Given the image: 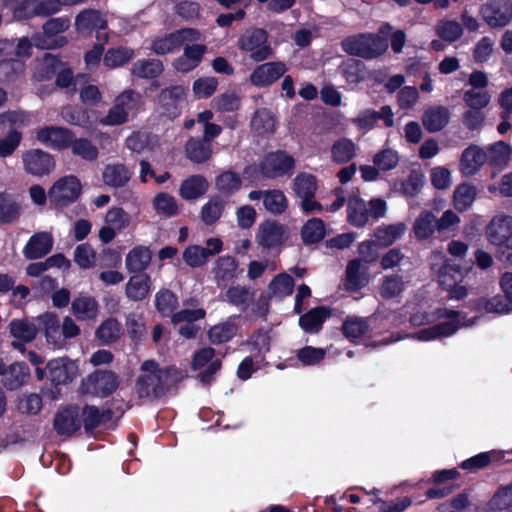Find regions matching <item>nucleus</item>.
Returning a JSON list of instances; mask_svg holds the SVG:
<instances>
[{
	"instance_id": "f257e3e1",
	"label": "nucleus",
	"mask_w": 512,
	"mask_h": 512,
	"mask_svg": "<svg viewBox=\"0 0 512 512\" xmlns=\"http://www.w3.org/2000/svg\"><path fill=\"white\" fill-rule=\"evenodd\" d=\"M140 369L143 374L136 379L135 392L140 399L149 401L161 399L171 389H177L187 377V374L175 365L161 368L154 359L145 360Z\"/></svg>"
},
{
	"instance_id": "f03ea898",
	"label": "nucleus",
	"mask_w": 512,
	"mask_h": 512,
	"mask_svg": "<svg viewBox=\"0 0 512 512\" xmlns=\"http://www.w3.org/2000/svg\"><path fill=\"white\" fill-rule=\"evenodd\" d=\"M38 331H43L46 342L54 349L66 347L67 340L80 335V328L70 316H65L62 323L54 312H45L36 318Z\"/></svg>"
},
{
	"instance_id": "7ed1b4c3",
	"label": "nucleus",
	"mask_w": 512,
	"mask_h": 512,
	"mask_svg": "<svg viewBox=\"0 0 512 512\" xmlns=\"http://www.w3.org/2000/svg\"><path fill=\"white\" fill-rule=\"evenodd\" d=\"M341 48L348 55L366 60L383 55L388 49L387 39L375 33H358L341 41Z\"/></svg>"
},
{
	"instance_id": "20e7f679",
	"label": "nucleus",
	"mask_w": 512,
	"mask_h": 512,
	"mask_svg": "<svg viewBox=\"0 0 512 512\" xmlns=\"http://www.w3.org/2000/svg\"><path fill=\"white\" fill-rule=\"evenodd\" d=\"M237 48L256 63L266 61L274 54L269 42V33L263 28H250L242 33L237 40Z\"/></svg>"
},
{
	"instance_id": "39448f33",
	"label": "nucleus",
	"mask_w": 512,
	"mask_h": 512,
	"mask_svg": "<svg viewBox=\"0 0 512 512\" xmlns=\"http://www.w3.org/2000/svg\"><path fill=\"white\" fill-rule=\"evenodd\" d=\"M295 159L284 150H276L267 153L258 166L247 167L245 174L250 170L259 171L265 179H277L283 176H291L295 169Z\"/></svg>"
},
{
	"instance_id": "423d86ee",
	"label": "nucleus",
	"mask_w": 512,
	"mask_h": 512,
	"mask_svg": "<svg viewBox=\"0 0 512 512\" xmlns=\"http://www.w3.org/2000/svg\"><path fill=\"white\" fill-rule=\"evenodd\" d=\"M82 184L75 175L60 177L49 189L48 199L55 208L63 209L74 203L81 195Z\"/></svg>"
},
{
	"instance_id": "0eeeda50",
	"label": "nucleus",
	"mask_w": 512,
	"mask_h": 512,
	"mask_svg": "<svg viewBox=\"0 0 512 512\" xmlns=\"http://www.w3.org/2000/svg\"><path fill=\"white\" fill-rule=\"evenodd\" d=\"M465 276L464 269L453 262L445 260L438 272V282L443 290L448 292V298L461 300L468 294V289L460 285Z\"/></svg>"
},
{
	"instance_id": "6e6552de",
	"label": "nucleus",
	"mask_w": 512,
	"mask_h": 512,
	"mask_svg": "<svg viewBox=\"0 0 512 512\" xmlns=\"http://www.w3.org/2000/svg\"><path fill=\"white\" fill-rule=\"evenodd\" d=\"M469 83L472 88L463 95L468 110L464 112L462 122L469 130H476L480 127V70L471 73Z\"/></svg>"
},
{
	"instance_id": "1a4fd4ad",
	"label": "nucleus",
	"mask_w": 512,
	"mask_h": 512,
	"mask_svg": "<svg viewBox=\"0 0 512 512\" xmlns=\"http://www.w3.org/2000/svg\"><path fill=\"white\" fill-rule=\"evenodd\" d=\"M288 238L285 225L277 220L266 219L258 226L255 241L265 250L280 249Z\"/></svg>"
},
{
	"instance_id": "9d476101",
	"label": "nucleus",
	"mask_w": 512,
	"mask_h": 512,
	"mask_svg": "<svg viewBox=\"0 0 512 512\" xmlns=\"http://www.w3.org/2000/svg\"><path fill=\"white\" fill-rule=\"evenodd\" d=\"M186 93L187 88L183 85H171L162 89L158 95V103L160 105L162 115L171 120L179 117Z\"/></svg>"
},
{
	"instance_id": "9b49d317",
	"label": "nucleus",
	"mask_w": 512,
	"mask_h": 512,
	"mask_svg": "<svg viewBox=\"0 0 512 512\" xmlns=\"http://www.w3.org/2000/svg\"><path fill=\"white\" fill-rule=\"evenodd\" d=\"M118 386L119 377L111 370L98 369L87 377V391L97 397L110 396Z\"/></svg>"
},
{
	"instance_id": "f8f14e48",
	"label": "nucleus",
	"mask_w": 512,
	"mask_h": 512,
	"mask_svg": "<svg viewBox=\"0 0 512 512\" xmlns=\"http://www.w3.org/2000/svg\"><path fill=\"white\" fill-rule=\"evenodd\" d=\"M24 169L33 176L48 175L55 168L53 155L41 149H30L23 153Z\"/></svg>"
},
{
	"instance_id": "ddd939ff",
	"label": "nucleus",
	"mask_w": 512,
	"mask_h": 512,
	"mask_svg": "<svg viewBox=\"0 0 512 512\" xmlns=\"http://www.w3.org/2000/svg\"><path fill=\"white\" fill-rule=\"evenodd\" d=\"M46 368L48 378L54 386L71 383L78 374V364L67 357L50 360Z\"/></svg>"
},
{
	"instance_id": "4468645a",
	"label": "nucleus",
	"mask_w": 512,
	"mask_h": 512,
	"mask_svg": "<svg viewBox=\"0 0 512 512\" xmlns=\"http://www.w3.org/2000/svg\"><path fill=\"white\" fill-rule=\"evenodd\" d=\"M286 71L287 66L282 61L266 62L254 68L249 80L256 87H268L284 76Z\"/></svg>"
},
{
	"instance_id": "2eb2a0df",
	"label": "nucleus",
	"mask_w": 512,
	"mask_h": 512,
	"mask_svg": "<svg viewBox=\"0 0 512 512\" xmlns=\"http://www.w3.org/2000/svg\"><path fill=\"white\" fill-rule=\"evenodd\" d=\"M512 153V147L504 141H498L489 146L486 150L482 149V166L486 163L487 168L490 169L492 177L495 176L497 171L505 169L509 163Z\"/></svg>"
},
{
	"instance_id": "dca6fc26",
	"label": "nucleus",
	"mask_w": 512,
	"mask_h": 512,
	"mask_svg": "<svg viewBox=\"0 0 512 512\" xmlns=\"http://www.w3.org/2000/svg\"><path fill=\"white\" fill-rule=\"evenodd\" d=\"M75 134L72 130L60 126H45L37 131L36 139L57 150L70 148Z\"/></svg>"
},
{
	"instance_id": "f3484780",
	"label": "nucleus",
	"mask_w": 512,
	"mask_h": 512,
	"mask_svg": "<svg viewBox=\"0 0 512 512\" xmlns=\"http://www.w3.org/2000/svg\"><path fill=\"white\" fill-rule=\"evenodd\" d=\"M53 428L59 436L74 435L81 428L78 406L67 405L59 408L54 416Z\"/></svg>"
},
{
	"instance_id": "a211bd4d",
	"label": "nucleus",
	"mask_w": 512,
	"mask_h": 512,
	"mask_svg": "<svg viewBox=\"0 0 512 512\" xmlns=\"http://www.w3.org/2000/svg\"><path fill=\"white\" fill-rule=\"evenodd\" d=\"M482 17L492 27H504L512 19V2L490 0L482 7Z\"/></svg>"
},
{
	"instance_id": "6ab92c4d",
	"label": "nucleus",
	"mask_w": 512,
	"mask_h": 512,
	"mask_svg": "<svg viewBox=\"0 0 512 512\" xmlns=\"http://www.w3.org/2000/svg\"><path fill=\"white\" fill-rule=\"evenodd\" d=\"M332 315V310L328 306H317L304 314H301L298 320L300 328L307 334H318L327 318Z\"/></svg>"
},
{
	"instance_id": "aec40b11",
	"label": "nucleus",
	"mask_w": 512,
	"mask_h": 512,
	"mask_svg": "<svg viewBox=\"0 0 512 512\" xmlns=\"http://www.w3.org/2000/svg\"><path fill=\"white\" fill-rule=\"evenodd\" d=\"M486 235L492 244L509 242L512 238V216H494L486 228Z\"/></svg>"
},
{
	"instance_id": "412c9836",
	"label": "nucleus",
	"mask_w": 512,
	"mask_h": 512,
	"mask_svg": "<svg viewBox=\"0 0 512 512\" xmlns=\"http://www.w3.org/2000/svg\"><path fill=\"white\" fill-rule=\"evenodd\" d=\"M53 237L49 232H38L27 241L23 254L26 259L36 260L49 254L53 248Z\"/></svg>"
},
{
	"instance_id": "4be33fe9",
	"label": "nucleus",
	"mask_w": 512,
	"mask_h": 512,
	"mask_svg": "<svg viewBox=\"0 0 512 512\" xmlns=\"http://www.w3.org/2000/svg\"><path fill=\"white\" fill-rule=\"evenodd\" d=\"M209 189V182L205 176L194 174L185 178L179 188V196L186 201H193L203 197Z\"/></svg>"
},
{
	"instance_id": "5701e85b",
	"label": "nucleus",
	"mask_w": 512,
	"mask_h": 512,
	"mask_svg": "<svg viewBox=\"0 0 512 512\" xmlns=\"http://www.w3.org/2000/svg\"><path fill=\"white\" fill-rule=\"evenodd\" d=\"M71 312L79 321L95 320L99 313V303L92 296L80 294L72 300Z\"/></svg>"
},
{
	"instance_id": "b1692460",
	"label": "nucleus",
	"mask_w": 512,
	"mask_h": 512,
	"mask_svg": "<svg viewBox=\"0 0 512 512\" xmlns=\"http://www.w3.org/2000/svg\"><path fill=\"white\" fill-rule=\"evenodd\" d=\"M29 377V366L25 362H14L6 367L1 381L7 390L14 391L26 384Z\"/></svg>"
},
{
	"instance_id": "393cba45",
	"label": "nucleus",
	"mask_w": 512,
	"mask_h": 512,
	"mask_svg": "<svg viewBox=\"0 0 512 512\" xmlns=\"http://www.w3.org/2000/svg\"><path fill=\"white\" fill-rule=\"evenodd\" d=\"M450 120L449 109L442 105L430 106L422 116V123L430 133L441 131Z\"/></svg>"
},
{
	"instance_id": "a878e982",
	"label": "nucleus",
	"mask_w": 512,
	"mask_h": 512,
	"mask_svg": "<svg viewBox=\"0 0 512 512\" xmlns=\"http://www.w3.org/2000/svg\"><path fill=\"white\" fill-rule=\"evenodd\" d=\"M152 260L149 247L138 245L133 247L125 259V267L129 273H145Z\"/></svg>"
},
{
	"instance_id": "bb28decb",
	"label": "nucleus",
	"mask_w": 512,
	"mask_h": 512,
	"mask_svg": "<svg viewBox=\"0 0 512 512\" xmlns=\"http://www.w3.org/2000/svg\"><path fill=\"white\" fill-rule=\"evenodd\" d=\"M75 26L79 33H85L94 30H107L108 22L98 10L84 9L76 16Z\"/></svg>"
},
{
	"instance_id": "cd10ccee",
	"label": "nucleus",
	"mask_w": 512,
	"mask_h": 512,
	"mask_svg": "<svg viewBox=\"0 0 512 512\" xmlns=\"http://www.w3.org/2000/svg\"><path fill=\"white\" fill-rule=\"evenodd\" d=\"M345 289L348 292H356L368 283L366 270H363L362 260L355 258L348 262L345 272Z\"/></svg>"
},
{
	"instance_id": "c85d7f7f",
	"label": "nucleus",
	"mask_w": 512,
	"mask_h": 512,
	"mask_svg": "<svg viewBox=\"0 0 512 512\" xmlns=\"http://www.w3.org/2000/svg\"><path fill=\"white\" fill-rule=\"evenodd\" d=\"M185 155L192 163H205L212 156V143L201 137H190L185 144Z\"/></svg>"
},
{
	"instance_id": "c756f323",
	"label": "nucleus",
	"mask_w": 512,
	"mask_h": 512,
	"mask_svg": "<svg viewBox=\"0 0 512 512\" xmlns=\"http://www.w3.org/2000/svg\"><path fill=\"white\" fill-rule=\"evenodd\" d=\"M369 220V210L359 195H351L347 199V221L350 225L362 228Z\"/></svg>"
},
{
	"instance_id": "7c9ffc66",
	"label": "nucleus",
	"mask_w": 512,
	"mask_h": 512,
	"mask_svg": "<svg viewBox=\"0 0 512 512\" xmlns=\"http://www.w3.org/2000/svg\"><path fill=\"white\" fill-rule=\"evenodd\" d=\"M21 215V204L15 194L0 192V225L16 222Z\"/></svg>"
},
{
	"instance_id": "2f4dec72",
	"label": "nucleus",
	"mask_w": 512,
	"mask_h": 512,
	"mask_svg": "<svg viewBox=\"0 0 512 512\" xmlns=\"http://www.w3.org/2000/svg\"><path fill=\"white\" fill-rule=\"evenodd\" d=\"M461 327L457 321H443L432 326L420 329L416 333V338L420 341H431L449 337L456 333Z\"/></svg>"
},
{
	"instance_id": "473e14b6",
	"label": "nucleus",
	"mask_w": 512,
	"mask_h": 512,
	"mask_svg": "<svg viewBox=\"0 0 512 512\" xmlns=\"http://www.w3.org/2000/svg\"><path fill=\"white\" fill-rule=\"evenodd\" d=\"M151 278L147 273H134L126 284V296L132 301H142L150 293Z\"/></svg>"
},
{
	"instance_id": "72a5a7b5",
	"label": "nucleus",
	"mask_w": 512,
	"mask_h": 512,
	"mask_svg": "<svg viewBox=\"0 0 512 512\" xmlns=\"http://www.w3.org/2000/svg\"><path fill=\"white\" fill-rule=\"evenodd\" d=\"M131 171L121 163L108 164L103 170L102 178L107 186L124 187L131 179Z\"/></svg>"
},
{
	"instance_id": "f704fd0d",
	"label": "nucleus",
	"mask_w": 512,
	"mask_h": 512,
	"mask_svg": "<svg viewBox=\"0 0 512 512\" xmlns=\"http://www.w3.org/2000/svg\"><path fill=\"white\" fill-rule=\"evenodd\" d=\"M227 201L221 195H213L205 203L200 212V218L205 225H214L223 215Z\"/></svg>"
},
{
	"instance_id": "c9c22d12",
	"label": "nucleus",
	"mask_w": 512,
	"mask_h": 512,
	"mask_svg": "<svg viewBox=\"0 0 512 512\" xmlns=\"http://www.w3.org/2000/svg\"><path fill=\"white\" fill-rule=\"evenodd\" d=\"M135 56L134 49L128 46L110 47L103 56V65L109 69L123 67Z\"/></svg>"
},
{
	"instance_id": "e433bc0d",
	"label": "nucleus",
	"mask_w": 512,
	"mask_h": 512,
	"mask_svg": "<svg viewBox=\"0 0 512 512\" xmlns=\"http://www.w3.org/2000/svg\"><path fill=\"white\" fill-rule=\"evenodd\" d=\"M123 334L121 323L113 317L104 320L96 329V338L105 345L117 342Z\"/></svg>"
},
{
	"instance_id": "4c0bfd02",
	"label": "nucleus",
	"mask_w": 512,
	"mask_h": 512,
	"mask_svg": "<svg viewBox=\"0 0 512 512\" xmlns=\"http://www.w3.org/2000/svg\"><path fill=\"white\" fill-rule=\"evenodd\" d=\"M163 71L162 61L155 58L138 60L131 68L132 75L142 79H156Z\"/></svg>"
},
{
	"instance_id": "58836bf2",
	"label": "nucleus",
	"mask_w": 512,
	"mask_h": 512,
	"mask_svg": "<svg viewBox=\"0 0 512 512\" xmlns=\"http://www.w3.org/2000/svg\"><path fill=\"white\" fill-rule=\"evenodd\" d=\"M238 330V324H236L232 318H229L224 322L212 326L208 331V338L214 345L223 344L235 337Z\"/></svg>"
},
{
	"instance_id": "ea45409f",
	"label": "nucleus",
	"mask_w": 512,
	"mask_h": 512,
	"mask_svg": "<svg viewBox=\"0 0 512 512\" xmlns=\"http://www.w3.org/2000/svg\"><path fill=\"white\" fill-rule=\"evenodd\" d=\"M405 231L406 225L402 222L382 225L376 228L374 237L380 246L388 247L399 240L404 235Z\"/></svg>"
},
{
	"instance_id": "a19ab883",
	"label": "nucleus",
	"mask_w": 512,
	"mask_h": 512,
	"mask_svg": "<svg viewBox=\"0 0 512 512\" xmlns=\"http://www.w3.org/2000/svg\"><path fill=\"white\" fill-rule=\"evenodd\" d=\"M487 506L492 512H512V483L498 487Z\"/></svg>"
},
{
	"instance_id": "79ce46f5",
	"label": "nucleus",
	"mask_w": 512,
	"mask_h": 512,
	"mask_svg": "<svg viewBox=\"0 0 512 512\" xmlns=\"http://www.w3.org/2000/svg\"><path fill=\"white\" fill-rule=\"evenodd\" d=\"M317 188V178L313 174L300 172L293 180V191L300 199L315 197Z\"/></svg>"
},
{
	"instance_id": "37998d69",
	"label": "nucleus",
	"mask_w": 512,
	"mask_h": 512,
	"mask_svg": "<svg viewBox=\"0 0 512 512\" xmlns=\"http://www.w3.org/2000/svg\"><path fill=\"white\" fill-rule=\"evenodd\" d=\"M70 149L73 156L79 157L86 162H94L99 157L98 147L85 137L77 138L75 136Z\"/></svg>"
},
{
	"instance_id": "c03bdc74",
	"label": "nucleus",
	"mask_w": 512,
	"mask_h": 512,
	"mask_svg": "<svg viewBox=\"0 0 512 512\" xmlns=\"http://www.w3.org/2000/svg\"><path fill=\"white\" fill-rule=\"evenodd\" d=\"M9 332L17 340L31 342L37 336L38 324L27 319H14L9 323Z\"/></svg>"
},
{
	"instance_id": "a18cd8bd",
	"label": "nucleus",
	"mask_w": 512,
	"mask_h": 512,
	"mask_svg": "<svg viewBox=\"0 0 512 512\" xmlns=\"http://www.w3.org/2000/svg\"><path fill=\"white\" fill-rule=\"evenodd\" d=\"M184 42V37L180 31L169 33L163 37L156 38L151 45V50L157 55L172 53L180 48Z\"/></svg>"
},
{
	"instance_id": "49530a36",
	"label": "nucleus",
	"mask_w": 512,
	"mask_h": 512,
	"mask_svg": "<svg viewBox=\"0 0 512 512\" xmlns=\"http://www.w3.org/2000/svg\"><path fill=\"white\" fill-rule=\"evenodd\" d=\"M413 230L418 240L430 238L435 230H437L435 215L431 211L421 212L414 222Z\"/></svg>"
},
{
	"instance_id": "de8ad7c7",
	"label": "nucleus",
	"mask_w": 512,
	"mask_h": 512,
	"mask_svg": "<svg viewBox=\"0 0 512 512\" xmlns=\"http://www.w3.org/2000/svg\"><path fill=\"white\" fill-rule=\"evenodd\" d=\"M125 326L128 337L133 344L138 345L146 338L147 330L141 314L129 313L126 316Z\"/></svg>"
},
{
	"instance_id": "09e8293b",
	"label": "nucleus",
	"mask_w": 512,
	"mask_h": 512,
	"mask_svg": "<svg viewBox=\"0 0 512 512\" xmlns=\"http://www.w3.org/2000/svg\"><path fill=\"white\" fill-rule=\"evenodd\" d=\"M325 237V224L320 218L309 219L301 229V238L305 245L319 243Z\"/></svg>"
},
{
	"instance_id": "8fccbe9b",
	"label": "nucleus",
	"mask_w": 512,
	"mask_h": 512,
	"mask_svg": "<svg viewBox=\"0 0 512 512\" xmlns=\"http://www.w3.org/2000/svg\"><path fill=\"white\" fill-rule=\"evenodd\" d=\"M242 185L240 176L233 171L227 170L220 173L215 178V187L226 197L232 196L236 193Z\"/></svg>"
},
{
	"instance_id": "3c124183",
	"label": "nucleus",
	"mask_w": 512,
	"mask_h": 512,
	"mask_svg": "<svg viewBox=\"0 0 512 512\" xmlns=\"http://www.w3.org/2000/svg\"><path fill=\"white\" fill-rule=\"evenodd\" d=\"M340 69L349 84H359L365 80V64L359 59H347L341 64Z\"/></svg>"
},
{
	"instance_id": "603ef678",
	"label": "nucleus",
	"mask_w": 512,
	"mask_h": 512,
	"mask_svg": "<svg viewBox=\"0 0 512 512\" xmlns=\"http://www.w3.org/2000/svg\"><path fill=\"white\" fill-rule=\"evenodd\" d=\"M155 307L163 317H171L178 307L177 296L169 289H161L155 295Z\"/></svg>"
},
{
	"instance_id": "864d4df0",
	"label": "nucleus",
	"mask_w": 512,
	"mask_h": 512,
	"mask_svg": "<svg viewBox=\"0 0 512 512\" xmlns=\"http://www.w3.org/2000/svg\"><path fill=\"white\" fill-rule=\"evenodd\" d=\"M480 168V146L466 148L460 158V171L464 176L474 175Z\"/></svg>"
},
{
	"instance_id": "5fc2aeb1",
	"label": "nucleus",
	"mask_w": 512,
	"mask_h": 512,
	"mask_svg": "<svg viewBox=\"0 0 512 512\" xmlns=\"http://www.w3.org/2000/svg\"><path fill=\"white\" fill-rule=\"evenodd\" d=\"M65 63L58 56L52 54H45L42 62L40 63L35 77L39 81H48L57 75L59 70Z\"/></svg>"
},
{
	"instance_id": "6e6d98bb",
	"label": "nucleus",
	"mask_w": 512,
	"mask_h": 512,
	"mask_svg": "<svg viewBox=\"0 0 512 512\" xmlns=\"http://www.w3.org/2000/svg\"><path fill=\"white\" fill-rule=\"evenodd\" d=\"M62 118L70 125L88 129L92 127V121L87 109L66 106L61 111Z\"/></svg>"
},
{
	"instance_id": "4d7b16f0",
	"label": "nucleus",
	"mask_w": 512,
	"mask_h": 512,
	"mask_svg": "<svg viewBox=\"0 0 512 512\" xmlns=\"http://www.w3.org/2000/svg\"><path fill=\"white\" fill-rule=\"evenodd\" d=\"M476 189L467 183L459 184L453 193V204L457 211H466L474 202Z\"/></svg>"
},
{
	"instance_id": "13d9d810",
	"label": "nucleus",
	"mask_w": 512,
	"mask_h": 512,
	"mask_svg": "<svg viewBox=\"0 0 512 512\" xmlns=\"http://www.w3.org/2000/svg\"><path fill=\"white\" fill-rule=\"evenodd\" d=\"M331 157L337 164H346L355 157V144L352 140L342 138L331 147Z\"/></svg>"
},
{
	"instance_id": "bf43d9fd",
	"label": "nucleus",
	"mask_w": 512,
	"mask_h": 512,
	"mask_svg": "<svg viewBox=\"0 0 512 512\" xmlns=\"http://www.w3.org/2000/svg\"><path fill=\"white\" fill-rule=\"evenodd\" d=\"M238 263L232 256H221L215 261L213 272L218 281H229L236 276Z\"/></svg>"
},
{
	"instance_id": "052dcab7",
	"label": "nucleus",
	"mask_w": 512,
	"mask_h": 512,
	"mask_svg": "<svg viewBox=\"0 0 512 512\" xmlns=\"http://www.w3.org/2000/svg\"><path fill=\"white\" fill-rule=\"evenodd\" d=\"M263 205L269 213L281 215L286 211L288 201L283 191L278 189L266 190Z\"/></svg>"
},
{
	"instance_id": "680f3d73",
	"label": "nucleus",
	"mask_w": 512,
	"mask_h": 512,
	"mask_svg": "<svg viewBox=\"0 0 512 512\" xmlns=\"http://www.w3.org/2000/svg\"><path fill=\"white\" fill-rule=\"evenodd\" d=\"M435 29L437 36L448 43L457 41L463 34V26L455 20H440Z\"/></svg>"
},
{
	"instance_id": "e2e57ef3",
	"label": "nucleus",
	"mask_w": 512,
	"mask_h": 512,
	"mask_svg": "<svg viewBox=\"0 0 512 512\" xmlns=\"http://www.w3.org/2000/svg\"><path fill=\"white\" fill-rule=\"evenodd\" d=\"M153 206L156 212L167 218L176 216L179 212L176 199L165 192L158 193L153 199Z\"/></svg>"
},
{
	"instance_id": "0e129e2a",
	"label": "nucleus",
	"mask_w": 512,
	"mask_h": 512,
	"mask_svg": "<svg viewBox=\"0 0 512 512\" xmlns=\"http://www.w3.org/2000/svg\"><path fill=\"white\" fill-rule=\"evenodd\" d=\"M369 330L368 322L363 318H347L341 327L342 334L349 340L364 336Z\"/></svg>"
},
{
	"instance_id": "69168bd1",
	"label": "nucleus",
	"mask_w": 512,
	"mask_h": 512,
	"mask_svg": "<svg viewBox=\"0 0 512 512\" xmlns=\"http://www.w3.org/2000/svg\"><path fill=\"white\" fill-rule=\"evenodd\" d=\"M405 289L403 277L398 274L385 276L380 288V295L384 299L398 297Z\"/></svg>"
},
{
	"instance_id": "338daca9",
	"label": "nucleus",
	"mask_w": 512,
	"mask_h": 512,
	"mask_svg": "<svg viewBox=\"0 0 512 512\" xmlns=\"http://www.w3.org/2000/svg\"><path fill=\"white\" fill-rule=\"evenodd\" d=\"M268 288L272 295L290 296L294 289V279L285 272L280 273L271 280Z\"/></svg>"
},
{
	"instance_id": "774afa93",
	"label": "nucleus",
	"mask_w": 512,
	"mask_h": 512,
	"mask_svg": "<svg viewBox=\"0 0 512 512\" xmlns=\"http://www.w3.org/2000/svg\"><path fill=\"white\" fill-rule=\"evenodd\" d=\"M255 292L245 286H231L226 291V297L229 303L234 306H243V311L248 303L253 299Z\"/></svg>"
}]
</instances>
